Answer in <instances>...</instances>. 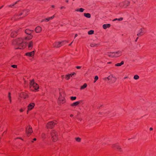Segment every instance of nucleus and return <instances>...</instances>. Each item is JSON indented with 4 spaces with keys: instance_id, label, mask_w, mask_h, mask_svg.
Masks as SVG:
<instances>
[{
    "instance_id": "obj_1",
    "label": "nucleus",
    "mask_w": 156,
    "mask_h": 156,
    "mask_svg": "<svg viewBox=\"0 0 156 156\" xmlns=\"http://www.w3.org/2000/svg\"><path fill=\"white\" fill-rule=\"evenodd\" d=\"M25 43V41L24 40H23L22 38H19L14 40L13 41L12 44L16 45V49H22L25 48L26 46Z\"/></svg>"
},
{
    "instance_id": "obj_2",
    "label": "nucleus",
    "mask_w": 156,
    "mask_h": 156,
    "mask_svg": "<svg viewBox=\"0 0 156 156\" xmlns=\"http://www.w3.org/2000/svg\"><path fill=\"white\" fill-rule=\"evenodd\" d=\"M28 10H24L19 12L17 14H16L12 17V20H17L23 18L27 15L29 12Z\"/></svg>"
},
{
    "instance_id": "obj_3",
    "label": "nucleus",
    "mask_w": 156,
    "mask_h": 156,
    "mask_svg": "<svg viewBox=\"0 0 156 156\" xmlns=\"http://www.w3.org/2000/svg\"><path fill=\"white\" fill-rule=\"evenodd\" d=\"M38 85L34 82V80H33L30 82V89L33 91H35L39 89Z\"/></svg>"
},
{
    "instance_id": "obj_4",
    "label": "nucleus",
    "mask_w": 156,
    "mask_h": 156,
    "mask_svg": "<svg viewBox=\"0 0 156 156\" xmlns=\"http://www.w3.org/2000/svg\"><path fill=\"white\" fill-rule=\"evenodd\" d=\"M51 135L53 141L55 142L58 139V133L55 130H52L51 132Z\"/></svg>"
},
{
    "instance_id": "obj_5",
    "label": "nucleus",
    "mask_w": 156,
    "mask_h": 156,
    "mask_svg": "<svg viewBox=\"0 0 156 156\" xmlns=\"http://www.w3.org/2000/svg\"><path fill=\"white\" fill-rule=\"evenodd\" d=\"M57 123V122L55 120L49 122L47 123L46 127L48 129H52Z\"/></svg>"
},
{
    "instance_id": "obj_6",
    "label": "nucleus",
    "mask_w": 156,
    "mask_h": 156,
    "mask_svg": "<svg viewBox=\"0 0 156 156\" xmlns=\"http://www.w3.org/2000/svg\"><path fill=\"white\" fill-rule=\"evenodd\" d=\"M130 4V2L128 1H125L119 3V5L120 7L124 8H126Z\"/></svg>"
},
{
    "instance_id": "obj_7",
    "label": "nucleus",
    "mask_w": 156,
    "mask_h": 156,
    "mask_svg": "<svg viewBox=\"0 0 156 156\" xmlns=\"http://www.w3.org/2000/svg\"><path fill=\"white\" fill-rule=\"evenodd\" d=\"M105 80H108L110 81V82L111 83L115 82L116 81V78L114 77L112 74L111 75L108 76L105 78Z\"/></svg>"
},
{
    "instance_id": "obj_8",
    "label": "nucleus",
    "mask_w": 156,
    "mask_h": 156,
    "mask_svg": "<svg viewBox=\"0 0 156 156\" xmlns=\"http://www.w3.org/2000/svg\"><path fill=\"white\" fill-rule=\"evenodd\" d=\"M33 131L32 128L30 125H28L26 129V133L28 137L30 134L32 133Z\"/></svg>"
},
{
    "instance_id": "obj_9",
    "label": "nucleus",
    "mask_w": 156,
    "mask_h": 156,
    "mask_svg": "<svg viewBox=\"0 0 156 156\" xmlns=\"http://www.w3.org/2000/svg\"><path fill=\"white\" fill-rule=\"evenodd\" d=\"M21 31V28H20L16 31H13L11 34V37H15Z\"/></svg>"
},
{
    "instance_id": "obj_10",
    "label": "nucleus",
    "mask_w": 156,
    "mask_h": 156,
    "mask_svg": "<svg viewBox=\"0 0 156 156\" xmlns=\"http://www.w3.org/2000/svg\"><path fill=\"white\" fill-rule=\"evenodd\" d=\"M59 93L60 96L58 98V103L60 104H63L65 102V100L64 98L62 97V95L61 94L60 91Z\"/></svg>"
},
{
    "instance_id": "obj_11",
    "label": "nucleus",
    "mask_w": 156,
    "mask_h": 156,
    "mask_svg": "<svg viewBox=\"0 0 156 156\" xmlns=\"http://www.w3.org/2000/svg\"><path fill=\"white\" fill-rule=\"evenodd\" d=\"M145 29L144 28L140 29L138 33L137 34L138 36H141L145 34Z\"/></svg>"
},
{
    "instance_id": "obj_12",
    "label": "nucleus",
    "mask_w": 156,
    "mask_h": 156,
    "mask_svg": "<svg viewBox=\"0 0 156 156\" xmlns=\"http://www.w3.org/2000/svg\"><path fill=\"white\" fill-rule=\"evenodd\" d=\"M63 42H55L52 45L54 47L58 48L63 45Z\"/></svg>"
},
{
    "instance_id": "obj_13",
    "label": "nucleus",
    "mask_w": 156,
    "mask_h": 156,
    "mask_svg": "<svg viewBox=\"0 0 156 156\" xmlns=\"http://www.w3.org/2000/svg\"><path fill=\"white\" fill-rule=\"evenodd\" d=\"M122 51H118L116 52H114V57H118L122 55Z\"/></svg>"
},
{
    "instance_id": "obj_14",
    "label": "nucleus",
    "mask_w": 156,
    "mask_h": 156,
    "mask_svg": "<svg viewBox=\"0 0 156 156\" xmlns=\"http://www.w3.org/2000/svg\"><path fill=\"white\" fill-rule=\"evenodd\" d=\"M35 105V104L34 103H31L29 104L27 106V112L28 110H31L32 109Z\"/></svg>"
},
{
    "instance_id": "obj_15",
    "label": "nucleus",
    "mask_w": 156,
    "mask_h": 156,
    "mask_svg": "<svg viewBox=\"0 0 156 156\" xmlns=\"http://www.w3.org/2000/svg\"><path fill=\"white\" fill-rule=\"evenodd\" d=\"M74 75H76V73H73L70 74H68L65 76V78L66 80H68L70 79L71 77L72 76Z\"/></svg>"
},
{
    "instance_id": "obj_16",
    "label": "nucleus",
    "mask_w": 156,
    "mask_h": 156,
    "mask_svg": "<svg viewBox=\"0 0 156 156\" xmlns=\"http://www.w3.org/2000/svg\"><path fill=\"white\" fill-rule=\"evenodd\" d=\"M55 17V15H54L53 16H52L49 17L47 18H46L45 19L43 20L42 21V22L45 21L46 22H47L49 21L50 20H52Z\"/></svg>"
},
{
    "instance_id": "obj_17",
    "label": "nucleus",
    "mask_w": 156,
    "mask_h": 156,
    "mask_svg": "<svg viewBox=\"0 0 156 156\" xmlns=\"http://www.w3.org/2000/svg\"><path fill=\"white\" fill-rule=\"evenodd\" d=\"M106 55H108L110 57L114 58V52H108Z\"/></svg>"
},
{
    "instance_id": "obj_18",
    "label": "nucleus",
    "mask_w": 156,
    "mask_h": 156,
    "mask_svg": "<svg viewBox=\"0 0 156 156\" xmlns=\"http://www.w3.org/2000/svg\"><path fill=\"white\" fill-rule=\"evenodd\" d=\"M42 30L41 27L40 26L37 27L35 29V31L37 33H40Z\"/></svg>"
},
{
    "instance_id": "obj_19",
    "label": "nucleus",
    "mask_w": 156,
    "mask_h": 156,
    "mask_svg": "<svg viewBox=\"0 0 156 156\" xmlns=\"http://www.w3.org/2000/svg\"><path fill=\"white\" fill-rule=\"evenodd\" d=\"M34 55V51L31 52H29L25 53V55L26 56L32 57Z\"/></svg>"
},
{
    "instance_id": "obj_20",
    "label": "nucleus",
    "mask_w": 156,
    "mask_h": 156,
    "mask_svg": "<svg viewBox=\"0 0 156 156\" xmlns=\"http://www.w3.org/2000/svg\"><path fill=\"white\" fill-rule=\"evenodd\" d=\"M20 95L21 97L24 98H26L28 97V95L25 93L22 92L21 93Z\"/></svg>"
},
{
    "instance_id": "obj_21",
    "label": "nucleus",
    "mask_w": 156,
    "mask_h": 156,
    "mask_svg": "<svg viewBox=\"0 0 156 156\" xmlns=\"http://www.w3.org/2000/svg\"><path fill=\"white\" fill-rule=\"evenodd\" d=\"M33 30H30L28 29H27L25 30V33L28 35L31 34L33 32Z\"/></svg>"
},
{
    "instance_id": "obj_22",
    "label": "nucleus",
    "mask_w": 156,
    "mask_h": 156,
    "mask_svg": "<svg viewBox=\"0 0 156 156\" xmlns=\"http://www.w3.org/2000/svg\"><path fill=\"white\" fill-rule=\"evenodd\" d=\"M111 25L109 24H104L103 25V28L105 29H106L107 28H109L110 27Z\"/></svg>"
},
{
    "instance_id": "obj_23",
    "label": "nucleus",
    "mask_w": 156,
    "mask_h": 156,
    "mask_svg": "<svg viewBox=\"0 0 156 156\" xmlns=\"http://www.w3.org/2000/svg\"><path fill=\"white\" fill-rule=\"evenodd\" d=\"M33 35L30 34V35H29L28 36H27L25 37L24 40H29L31 39L33 37Z\"/></svg>"
},
{
    "instance_id": "obj_24",
    "label": "nucleus",
    "mask_w": 156,
    "mask_h": 156,
    "mask_svg": "<svg viewBox=\"0 0 156 156\" xmlns=\"http://www.w3.org/2000/svg\"><path fill=\"white\" fill-rule=\"evenodd\" d=\"M33 43L32 41H30L29 42L28 45V49H30L32 48L33 46Z\"/></svg>"
},
{
    "instance_id": "obj_25",
    "label": "nucleus",
    "mask_w": 156,
    "mask_h": 156,
    "mask_svg": "<svg viewBox=\"0 0 156 156\" xmlns=\"http://www.w3.org/2000/svg\"><path fill=\"white\" fill-rule=\"evenodd\" d=\"M79 104V102L78 101H76L71 104L70 106L72 107L76 106Z\"/></svg>"
},
{
    "instance_id": "obj_26",
    "label": "nucleus",
    "mask_w": 156,
    "mask_h": 156,
    "mask_svg": "<svg viewBox=\"0 0 156 156\" xmlns=\"http://www.w3.org/2000/svg\"><path fill=\"white\" fill-rule=\"evenodd\" d=\"M20 0H18L14 4H13L12 5H9L8 6L9 7H10V8H13V7H14V6L15 5H16V4H17L18 3V2H20Z\"/></svg>"
},
{
    "instance_id": "obj_27",
    "label": "nucleus",
    "mask_w": 156,
    "mask_h": 156,
    "mask_svg": "<svg viewBox=\"0 0 156 156\" xmlns=\"http://www.w3.org/2000/svg\"><path fill=\"white\" fill-rule=\"evenodd\" d=\"M84 15L85 16L88 18H90L91 17V15L89 13H84Z\"/></svg>"
},
{
    "instance_id": "obj_28",
    "label": "nucleus",
    "mask_w": 156,
    "mask_h": 156,
    "mask_svg": "<svg viewBox=\"0 0 156 156\" xmlns=\"http://www.w3.org/2000/svg\"><path fill=\"white\" fill-rule=\"evenodd\" d=\"M124 62L123 61H122L120 63H119L115 64V66H120L124 64Z\"/></svg>"
},
{
    "instance_id": "obj_29",
    "label": "nucleus",
    "mask_w": 156,
    "mask_h": 156,
    "mask_svg": "<svg viewBox=\"0 0 156 156\" xmlns=\"http://www.w3.org/2000/svg\"><path fill=\"white\" fill-rule=\"evenodd\" d=\"M75 140L76 141L79 142L81 141V138L79 137H76L75 138Z\"/></svg>"
},
{
    "instance_id": "obj_30",
    "label": "nucleus",
    "mask_w": 156,
    "mask_h": 156,
    "mask_svg": "<svg viewBox=\"0 0 156 156\" xmlns=\"http://www.w3.org/2000/svg\"><path fill=\"white\" fill-rule=\"evenodd\" d=\"M84 10V9L83 8H81L80 9H77L76 10V11L77 12H83Z\"/></svg>"
},
{
    "instance_id": "obj_31",
    "label": "nucleus",
    "mask_w": 156,
    "mask_h": 156,
    "mask_svg": "<svg viewBox=\"0 0 156 156\" xmlns=\"http://www.w3.org/2000/svg\"><path fill=\"white\" fill-rule=\"evenodd\" d=\"M87 87V84L86 83H84L83 85L81 87V88H80V89H83L84 88H86Z\"/></svg>"
},
{
    "instance_id": "obj_32",
    "label": "nucleus",
    "mask_w": 156,
    "mask_h": 156,
    "mask_svg": "<svg viewBox=\"0 0 156 156\" xmlns=\"http://www.w3.org/2000/svg\"><path fill=\"white\" fill-rule=\"evenodd\" d=\"M90 46L91 47L97 46H98V44H96L94 43H92L90 44Z\"/></svg>"
},
{
    "instance_id": "obj_33",
    "label": "nucleus",
    "mask_w": 156,
    "mask_h": 156,
    "mask_svg": "<svg viewBox=\"0 0 156 156\" xmlns=\"http://www.w3.org/2000/svg\"><path fill=\"white\" fill-rule=\"evenodd\" d=\"M94 33V31L90 30L88 32V34L89 35L92 34Z\"/></svg>"
},
{
    "instance_id": "obj_34",
    "label": "nucleus",
    "mask_w": 156,
    "mask_h": 156,
    "mask_svg": "<svg viewBox=\"0 0 156 156\" xmlns=\"http://www.w3.org/2000/svg\"><path fill=\"white\" fill-rule=\"evenodd\" d=\"M139 76L137 75H135L133 77L134 79L135 80H137L139 79Z\"/></svg>"
},
{
    "instance_id": "obj_35",
    "label": "nucleus",
    "mask_w": 156,
    "mask_h": 156,
    "mask_svg": "<svg viewBox=\"0 0 156 156\" xmlns=\"http://www.w3.org/2000/svg\"><path fill=\"white\" fill-rule=\"evenodd\" d=\"M8 97H9V99L10 101V102L11 103V96H10V93H9Z\"/></svg>"
},
{
    "instance_id": "obj_36",
    "label": "nucleus",
    "mask_w": 156,
    "mask_h": 156,
    "mask_svg": "<svg viewBox=\"0 0 156 156\" xmlns=\"http://www.w3.org/2000/svg\"><path fill=\"white\" fill-rule=\"evenodd\" d=\"M76 97H71L70 99L72 100H74L76 99Z\"/></svg>"
},
{
    "instance_id": "obj_37",
    "label": "nucleus",
    "mask_w": 156,
    "mask_h": 156,
    "mask_svg": "<svg viewBox=\"0 0 156 156\" xmlns=\"http://www.w3.org/2000/svg\"><path fill=\"white\" fill-rule=\"evenodd\" d=\"M98 79V77L97 76H96L94 78V82L95 83L96 81Z\"/></svg>"
},
{
    "instance_id": "obj_38",
    "label": "nucleus",
    "mask_w": 156,
    "mask_h": 156,
    "mask_svg": "<svg viewBox=\"0 0 156 156\" xmlns=\"http://www.w3.org/2000/svg\"><path fill=\"white\" fill-rule=\"evenodd\" d=\"M16 139H21L22 140H23V141L25 140V137L24 136L23 137V138H22L21 137H17Z\"/></svg>"
},
{
    "instance_id": "obj_39",
    "label": "nucleus",
    "mask_w": 156,
    "mask_h": 156,
    "mask_svg": "<svg viewBox=\"0 0 156 156\" xmlns=\"http://www.w3.org/2000/svg\"><path fill=\"white\" fill-rule=\"evenodd\" d=\"M11 66L12 67H13V68H17V66L16 65H11Z\"/></svg>"
},
{
    "instance_id": "obj_40",
    "label": "nucleus",
    "mask_w": 156,
    "mask_h": 156,
    "mask_svg": "<svg viewBox=\"0 0 156 156\" xmlns=\"http://www.w3.org/2000/svg\"><path fill=\"white\" fill-rule=\"evenodd\" d=\"M25 109V108H21L20 109V112H23Z\"/></svg>"
},
{
    "instance_id": "obj_41",
    "label": "nucleus",
    "mask_w": 156,
    "mask_h": 156,
    "mask_svg": "<svg viewBox=\"0 0 156 156\" xmlns=\"http://www.w3.org/2000/svg\"><path fill=\"white\" fill-rule=\"evenodd\" d=\"M123 20V18L122 17H121L119 19H118V21H122Z\"/></svg>"
},
{
    "instance_id": "obj_42",
    "label": "nucleus",
    "mask_w": 156,
    "mask_h": 156,
    "mask_svg": "<svg viewBox=\"0 0 156 156\" xmlns=\"http://www.w3.org/2000/svg\"><path fill=\"white\" fill-rule=\"evenodd\" d=\"M81 68V66H76V68H77V69H80V68Z\"/></svg>"
},
{
    "instance_id": "obj_43",
    "label": "nucleus",
    "mask_w": 156,
    "mask_h": 156,
    "mask_svg": "<svg viewBox=\"0 0 156 156\" xmlns=\"http://www.w3.org/2000/svg\"><path fill=\"white\" fill-rule=\"evenodd\" d=\"M42 137L44 138H45V134H42Z\"/></svg>"
},
{
    "instance_id": "obj_44",
    "label": "nucleus",
    "mask_w": 156,
    "mask_h": 156,
    "mask_svg": "<svg viewBox=\"0 0 156 156\" xmlns=\"http://www.w3.org/2000/svg\"><path fill=\"white\" fill-rule=\"evenodd\" d=\"M129 140L130 141H133L135 140V139H130Z\"/></svg>"
},
{
    "instance_id": "obj_45",
    "label": "nucleus",
    "mask_w": 156,
    "mask_h": 156,
    "mask_svg": "<svg viewBox=\"0 0 156 156\" xmlns=\"http://www.w3.org/2000/svg\"><path fill=\"white\" fill-rule=\"evenodd\" d=\"M66 8V7L64 6H62L61 8H60V9H65Z\"/></svg>"
},
{
    "instance_id": "obj_46",
    "label": "nucleus",
    "mask_w": 156,
    "mask_h": 156,
    "mask_svg": "<svg viewBox=\"0 0 156 156\" xmlns=\"http://www.w3.org/2000/svg\"><path fill=\"white\" fill-rule=\"evenodd\" d=\"M78 102H79V104L80 103H82L83 102V101H82V100H80L79 101H77Z\"/></svg>"
},
{
    "instance_id": "obj_47",
    "label": "nucleus",
    "mask_w": 156,
    "mask_h": 156,
    "mask_svg": "<svg viewBox=\"0 0 156 156\" xmlns=\"http://www.w3.org/2000/svg\"><path fill=\"white\" fill-rule=\"evenodd\" d=\"M153 128H152V127H151V128H150V129H149V130H150V131H152V130H153Z\"/></svg>"
},
{
    "instance_id": "obj_48",
    "label": "nucleus",
    "mask_w": 156,
    "mask_h": 156,
    "mask_svg": "<svg viewBox=\"0 0 156 156\" xmlns=\"http://www.w3.org/2000/svg\"><path fill=\"white\" fill-rule=\"evenodd\" d=\"M118 20V19H117V18H116V19H114V20H113V21H116V20Z\"/></svg>"
},
{
    "instance_id": "obj_49",
    "label": "nucleus",
    "mask_w": 156,
    "mask_h": 156,
    "mask_svg": "<svg viewBox=\"0 0 156 156\" xmlns=\"http://www.w3.org/2000/svg\"><path fill=\"white\" fill-rule=\"evenodd\" d=\"M138 37H137L136 38V40H135V41H136H136H137V40H138Z\"/></svg>"
},
{
    "instance_id": "obj_50",
    "label": "nucleus",
    "mask_w": 156,
    "mask_h": 156,
    "mask_svg": "<svg viewBox=\"0 0 156 156\" xmlns=\"http://www.w3.org/2000/svg\"><path fill=\"white\" fill-rule=\"evenodd\" d=\"M61 77L62 79H63L64 77V75H62L61 76Z\"/></svg>"
},
{
    "instance_id": "obj_51",
    "label": "nucleus",
    "mask_w": 156,
    "mask_h": 156,
    "mask_svg": "<svg viewBox=\"0 0 156 156\" xmlns=\"http://www.w3.org/2000/svg\"><path fill=\"white\" fill-rule=\"evenodd\" d=\"M73 114H71V115H70V116L71 117H73Z\"/></svg>"
},
{
    "instance_id": "obj_52",
    "label": "nucleus",
    "mask_w": 156,
    "mask_h": 156,
    "mask_svg": "<svg viewBox=\"0 0 156 156\" xmlns=\"http://www.w3.org/2000/svg\"><path fill=\"white\" fill-rule=\"evenodd\" d=\"M77 34H76L75 35V38L77 36Z\"/></svg>"
},
{
    "instance_id": "obj_53",
    "label": "nucleus",
    "mask_w": 156,
    "mask_h": 156,
    "mask_svg": "<svg viewBox=\"0 0 156 156\" xmlns=\"http://www.w3.org/2000/svg\"><path fill=\"white\" fill-rule=\"evenodd\" d=\"M36 140H37V139H36V138H34L33 139V140H34V141H36Z\"/></svg>"
},
{
    "instance_id": "obj_54",
    "label": "nucleus",
    "mask_w": 156,
    "mask_h": 156,
    "mask_svg": "<svg viewBox=\"0 0 156 156\" xmlns=\"http://www.w3.org/2000/svg\"><path fill=\"white\" fill-rule=\"evenodd\" d=\"M128 78V77L127 76H126V77H125L124 78V79H127Z\"/></svg>"
},
{
    "instance_id": "obj_55",
    "label": "nucleus",
    "mask_w": 156,
    "mask_h": 156,
    "mask_svg": "<svg viewBox=\"0 0 156 156\" xmlns=\"http://www.w3.org/2000/svg\"><path fill=\"white\" fill-rule=\"evenodd\" d=\"M3 6V5H2V6H1L0 7V9H1V8H2Z\"/></svg>"
},
{
    "instance_id": "obj_56",
    "label": "nucleus",
    "mask_w": 156,
    "mask_h": 156,
    "mask_svg": "<svg viewBox=\"0 0 156 156\" xmlns=\"http://www.w3.org/2000/svg\"><path fill=\"white\" fill-rule=\"evenodd\" d=\"M66 2H67V3H68V2H69V1H68V0H66Z\"/></svg>"
},
{
    "instance_id": "obj_57",
    "label": "nucleus",
    "mask_w": 156,
    "mask_h": 156,
    "mask_svg": "<svg viewBox=\"0 0 156 156\" xmlns=\"http://www.w3.org/2000/svg\"><path fill=\"white\" fill-rule=\"evenodd\" d=\"M51 7H52V8H54V7H55V6H54V5H52L51 6Z\"/></svg>"
},
{
    "instance_id": "obj_58",
    "label": "nucleus",
    "mask_w": 156,
    "mask_h": 156,
    "mask_svg": "<svg viewBox=\"0 0 156 156\" xmlns=\"http://www.w3.org/2000/svg\"><path fill=\"white\" fill-rule=\"evenodd\" d=\"M73 43V42H72L70 44H69V46H70L71 45V44H72V43Z\"/></svg>"
},
{
    "instance_id": "obj_59",
    "label": "nucleus",
    "mask_w": 156,
    "mask_h": 156,
    "mask_svg": "<svg viewBox=\"0 0 156 156\" xmlns=\"http://www.w3.org/2000/svg\"><path fill=\"white\" fill-rule=\"evenodd\" d=\"M107 113V112H106V114H105H105H108V113Z\"/></svg>"
},
{
    "instance_id": "obj_60",
    "label": "nucleus",
    "mask_w": 156,
    "mask_h": 156,
    "mask_svg": "<svg viewBox=\"0 0 156 156\" xmlns=\"http://www.w3.org/2000/svg\"><path fill=\"white\" fill-rule=\"evenodd\" d=\"M111 63V62H109L108 63H109V64H110V63Z\"/></svg>"
}]
</instances>
